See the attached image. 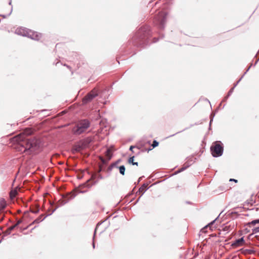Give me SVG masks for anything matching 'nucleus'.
<instances>
[{"label":"nucleus","mask_w":259,"mask_h":259,"mask_svg":"<svg viewBox=\"0 0 259 259\" xmlns=\"http://www.w3.org/2000/svg\"><path fill=\"white\" fill-rule=\"evenodd\" d=\"M49 134L46 133L41 136L42 139H26L19 134L13 138V144L16 151L20 153L35 154L41 150L46 140L48 139Z\"/></svg>","instance_id":"1"},{"label":"nucleus","mask_w":259,"mask_h":259,"mask_svg":"<svg viewBox=\"0 0 259 259\" xmlns=\"http://www.w3.org/2000/svg\"><path fill=\"white\" fill-rule=\"evenodd\" d=\"M90 123L88 120L79 121L73 127L72 131L76 135H80L84 132L90 126Z\"/></svg>","instance_id":"2"},{"label":"nucleus","mask_w":259,"mask_h":259,"mask_svg":"<svg viewBox=\"0 0 259 259\" xmlns=\"http://www.w3.org/2000/svg\"><path fill=\"white\" fill-rule=\"evenodd\" d=\"M211 154L213 157H219L222 155L223 147L221 144L218 142L214 143L211 148Z\"/></svg>","instance_id":"3"},{"label":"nucleus","mask_w":259,"mask_h":259,"mask_svg":"<svg viewBox=\"0 0 259 259\" xmlns=\"http://www.w3.org/2000/svg\"><path fill=\"white\" fill-rule=\"evenodd\" d=\"M166 13L164 12L161 11L155 16L154 22L161 26L163 25L166 20Z\"/></svg>","instance_id":"4"},{"label":"nucleus","mask_w":259,"mask_h":259,"mask_svg":"<svg viewBox=\"0 0 259 259\" xmlns=\"http://www.w3.org/2000/svg\"><path fill=\"white\" fill-rule=\"evenodd\" d=\"M98 94V90L94 89L91 92L88 93L83 99L82 102L84 104L91 101L93 98L96 97Z\"/></svg>","instance_id":"5"},{"label":"nucleus","mask_w":259,"mask_h":259,"mask_svg":"<svg viewBox=\"0 0 259 259\" xmlns=\"http://www.w3.org/2000/svg\"><path fill=\"white\" fill-rule=\"evenodd\" d=\"M27 33V37L31 38V39L38 40L40 38V33L34 31L31 29H29Z\"/></svg>","instance_id":"6"},{"label":"nucleus","mask_w":259,"mask_h":259,"mask_svg":"<svg viewBox=\"0 0 259 259\" xmlns=\"http://www.w3.org/2000/svg\"><path fill=\"white\" fill-rule=\"evenodd\" d=\"M28 29L25 27H20L16 29L15 33L19 35L27 37Z\"/></svg>","instance_id":"7"},{"label":"nucleus","mask_w":259,"mask_h":259,"mask_svg":"<svg viewBox=\"0 0 259 259\" xmlns=\"http://www.w3.org/2000/svg\"><path fill=\"white\" fill-rule=\"evenodd\" d=\"M91 142V139L87 138V139H85L84 141V142L82 143V146H79V145L76 146L74 147V150L77 152H79L82 149L83 147L87 146V145H88Z\"/></svg>","instance_id":"8"},{"label":"nucleus","mask_w":259,"mask_h":259,"mask_svg":"<svg viewBox=\"0 0 259 259\" xmlns=\"http://www.w3.org/2000/svg\"><path fill=\"white\" fill-rule=\"evenodd\" d=\"M244 240L243 238L242 237L238 240H236L234 242V243H233L232 244V246H235V247L240 246L243 245L244 244Z\"/></svg>","instance_id":"9"},{"label":"nucleus","mask_w":259,"mask_h":259,"mask_svg":"<svg viewBox=\"0 0 259 259\" xmlns=\"http://www.w3.org/2000/svg\"><path fill=\"white\" fill-rule=\"evenodd\" d=\"M113 151V148L110 147L109 148H108L107 149V151L106 152L105 155L107 157V161H109V160H110V159L112 157V155Z\"/></svg>","instance_id":"10"},{"label":"nucleus","mask_w":259,"mask_h":259,"mask_svg":"<svg viewBox=\"0 0 259 259\" xmlns=\"http://www.w3.org/2000/svg\"><path fill=\"white\" fill-rule=\"evenodd\" d=\"M7 206L6 200L3 198H0V211L3 210Z\"/></svg>","instance_id":"11"},{"label":"nucleus","mask_w":259,"mask_h":259,"mask_svg":"<svg viewBox=\"0 0 259 259\" xmlns=\"http://www.w3.org/2000/svg\"><path fill=\"white\" fill-rule=\"evenodd\" d=\"M48 216L49 214H47L45 215L44 214H41L34 220V222L36 223H39L44 220V219Z\"/></svg>","instance_id":"12"},{"label":"nucleus","mask_w":259,"mask_h":259,"mask_svg":"<svg viewBox=\"0 0 259 259\" xmlns=\"http://www.w3.org/2000/svg\"><path fill=\"white\" fill-rule=\"evenodd\" d=\"M148 184H144L139 189V193L142 195L147 189Z\"/></svg>","instance_id":"13"},{"label":"nucleus","mask_w":259,"mask_h":259,"mask_svg":"<svg viewBox=\"0 0 259 259\" xmlns=\"http://www.w3.org/2000/svg\"><path fill=\"white\" fill-rule=\"evenodd\" d=\"M21 223V221H19L17 223H16L14 226L9 227L8 229L11 232V231L13 230L15 228L18 227Z\"/></svg>","instance_id":"14"},{"label":"nucleus","mask_w":259,"mask_h":259,"mask_svg":"<svg viewBox=\"0 0 259 259\" xmlns=\"http://www.w3.org/2000/svg\"><path fill=\"white\" fill-rule=\"evenodd\" d=\"M134 156H132L131 157H130L128 160V162L129 163H132L133 165H136L137 166L138 165V162H134Z\"/></svg>","instance_id":"15"},{"label":"nucleus","mask_w":259,"mask_h":259,"mask_svg":"<svg viewBox=\"0 0 259 259\" xmlns=\"http://www.w3.org/2000/svg\"><path fill=\"white\" fill-rule=\"evenodd\" d=\"M119 172L120 173L124 175L125 172V168L124 165H121L119 167Z\"/></svg>","instance_id":"16"},{"label":"nucleus","mask_w":259,"mask_h":259,"mask_svg":"<svg viewBox=\"0 0 259 259\" xmlns=\"http://www.w3.org/2000/svg\"><path fill=\"white\" fill-rule=\"evenodd\" d=\"M13 11V7H11L10 12L7 15H4V14H1V17H2L3 18L5 19L7 17V16H9L11 15Z\"/></svg>","instance_id":"17"},{"label":"nucleus","mask_w":259,"mask_h":259,"mask_svg":"<svg viewBox=\"0 0 259 259\" xmlns=\"http://www.w3.org/2000/svg\"><path fill=\"white\" fill-rule=\"evenodd\" d=\"M76 194H75V192H71L69 194H68V198H72L75 196Z\"/></svg>","instance_id":"18"},{"label":"nucleus","mask_w":259,"mask_h":259,"mask_svg":"<svg viewBox=\"0 0 259 259\" xmlns=\"http://www.w3.org/2000/svg\"><path fill=\"white\" fill-rule=\"evenodd\" d=\"M159 145V143L156 141V140H154L153 142V143L152 144V146L153 147V148H155L157 146H158Z\"/></svg>","instance_id":"19"},{"label":"nucleus","mask_w":259,"mask_h":259,"mask_svg":"<svg viewBox=\"0 0 259 259\" xmlns=\"http://www.w3.org/2000/svg\"><path fill=\"white\" fill-rule=\"evenodd\" d=\"M4 236H7L11 234V232L8 229L4 232Z\"/></svg>","instance_id":"20"},{"label":"nucleus","mask_w":259,"mask_h":259,"mask_svg":"<svg viewBox=\"0 0 259 259\" xmlns=\"http://www.w3.org/2000/svg\"><path fill=\"white\" fill-rule=\"evenodd\" d=\"M256 223H259V220H256L252 221L251 223H250V224L254 225Z\"/></svg>","instance_id":"21"},{"label":"nucleus","mask_w":259,"mask_h":259,"mask_svg":"<svg viewBox=\"0 0 259 259\" xmlns=\"http://www.w3.org/2000/svg\"><path fill=\"white\" fill-rule=\"evenodd\" d=\"M100 158L103 163H106L107 162V161L103 158L100 157Z\"/></svg>","instance_id":"22"},{"label":"nucleus","mask_w":259,"mask_h":259,"mask_svg":"<svg viewBox=\"0 0 259 259\" xmlns=\"http://www.w3.org/2000/svg\"><path fill=\"white\" fill-rule=\"evenodd\" d=\"M28 228V227H26L25 228H22V227H20V229L21 230V231L22 232L23 231L25 230H26L27 228Z\"/></svg>","instance_id":"23"},{"label":"nucleus","mask_w":259,"mask_h":259,"mask_svg":"<svg viewBox=\"0 0 259 259\" xmlns=\"http://www.w3.org/2000/svg\"><path fill=\"white\" fill-rule=\"evenodd\" d=\"M185 169H186V167H183V168H182L180 170H179L178 171V172H181V171H183L184 170H185Z\"/></svg>","instance_id":"24"},{"label":"nucleus","mask_w":259,"mask_h":259,"mask_svg":"<svg viewBox=\"0 0 259 259\" xmlns=\"http://www.w3.org/2000/svg\"><path fill=\"white\" fill-rule=\"evenodd\" d=\"M96 175H92L91 179L92 180H94L95 179V178H96Z\"/></svg>","instance_id":"25"},{"label":"nucleus","mask_w":259,"mask_h":259,"mask_svg":"<svg viewBox=\"0 0 259 259\" xmlns=\"http://www.w3.org/2000/svg\"><path fill=\"white\" fill-rule=\"evenodd\" d=\"M230 181H234L235 182L237 183V180H235V179H231L230 180Z\"/></svg>","instance_id":"26"},{"label":"nucleus","mask_w":259,"mask_h":259,"mask_svg":"<svg viewBox=\"0 0 259 259\" xmlns=\"http://www.w3.org/2000/svg\"><path fill=\"white\" fill-rule=\"evenodd\" d=\"M135 148V146H131L130 148V150H131V151H133V149Z\"/></svg>","instance_id":"27"},{"label":"nucleus","mask_w":259,"mask_h":259,"mask_svg":"<svg viewBox=\"0 0 259 259\" xmlns=\"http://www.w3.org/2000/svg\"><path fill=\"white\" fill-rule=\"evenodd\" d=\"M9 5H12V0H9Z\"/></svg>","instance_id":"28"},{"label":"nucleus","mask_w":259,"mask_h":259,"mask_svg":"<svg viewBox=\"0 0 259 259\" xmlns=\"http://www.w3.org/2000/svg\"><path fill=\"white\" fill-rule=\"evenodd\" d=\"M39 211V209H37V210H36V211H33V212H34V213H37V212H38Z\"/></svg>","instance_id":"29"},{"label":"nucleus","mask_w":259,"mask_h":259,"mask_svg":"<svg viewBox=\"0 0 259 259\" xmlns=\"http://www.w3.org/2000/svg\"><path fill=\"white\" fill-rule=\"evenodd\" d=\"M52 172V170H50V175H49V177H51V173Z\"/></svg>","instance_id":"30"},{"label":"nucleus","mask_w":259,"mask_h":259,"mask_svg":"<svg viewBox=\"0 0 259 259\" xmlns=\"http://www.w3.org/2000/svg\"><path fill=\"white\" fill-rule=\"evenodd\" d=\"M46 194L49 195V192L47 191L46 193Z\"/></svg>","instance_id":"31"},{"label":"nucleus","mask_w":259,"mask_h":259,"mask_svg":"<svg viewBox=\"0 0 259 259\" xmlns=\"http://www.w3.org/2000/svg\"><path fill=\"white\" fill-rule=\"evenodd\" d=\"M4 239V238H3L1 240H0V243L2 242L3 239Z\"/></svg>","instance_id":"32"},{"label":"nucleus","mask_w":259,"mask_h":259,"mask_svg":"<svg viewBox=\"0 0 259 259\" xmlns=\"http://www.w3.org/2000/svg\"><path fill=\"white\" fill-rule=\"evenodd\" d=\"M48 130V128H46V129L44 130V131H47Z\"/></svg>","instance_id":"33"},{"label":"nucleus","mask_w":259,"mask_h":259,"mask_svg":"<svg viewBox=\"0 0 259 259\" xmlns=\"http://www.w3.org/2000/svg\"><path fill=\"white\" fill-rule=\"evenodd\" d=\"M49 204H50V206L52 205V204H51V202H50H50H49Z\"/></svg>","instance_id":"34"},{"label":"nucleus","mask_w":259,"mask_h":259,"mask_svg":"<svg viewBox=\"0 0 259 259\" xmlns=\"http://www.w3.org/2000/svg\"><path fill=\"white\" fill-rule=\"evenodd\" d=\"M2 218H1L0 219V222L2 221Z\"/></svg>","instance_id":"35"}]
</instances>
